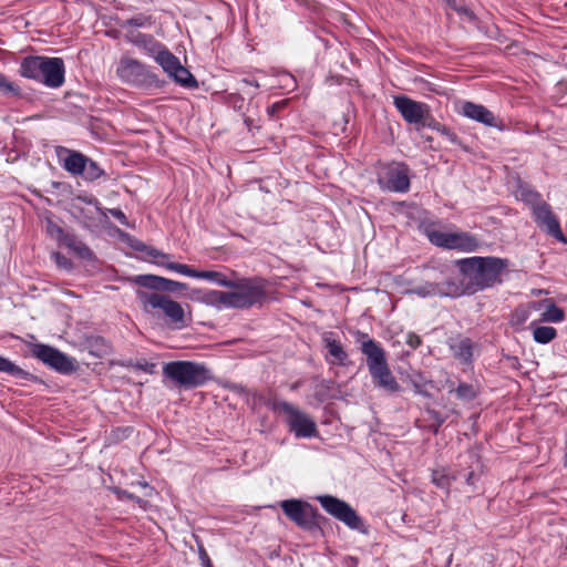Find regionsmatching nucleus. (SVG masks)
I'll use <instances>...</instances> for the list:
<instances>
[{
    "label": "nucleus",
    "instance_id": "obj_10",
    "mask_svg": "<svg viewBox=\"0 0 567 567\" xmlns=\"http://www.w3.org/2000/svg\"><path fill=\"white\" fill-rule=\"evenodd\" d=\"M276 412L287 414V423L297 437H311L317 434V425L306 413L286 401H274L269 404Z\"/></svg>",
    "mask_w": 567,
    "mask_h": 567
},
{
    "label": "nucleus",
    "instance_id": "obj_8",
    "mask_svg": "<svg viewBox=\"0 0 567 567\" xmlns=\"http://www.w3.org/2000/svg\"><path fill=\"white\" fill-rule=\"evenodd\" d=\"M280 507L285 515L301 529L307 532L320 529L319 519L323 517L311 504L291 498L280 502Z\"/></svg>",
    "mask_w": 567,
    "mask_h": 567
},
{
    "label": "nucleus",
    "instance_id": "obj_19",
    "mask_svg": "<svg viewBox=\"0 0 567 567\" xmlns=\"http://www.w3.org/2000/svg\"><path fill=\"white\" fill-rule=\"evenodd\" d=\"M449 347L453 357L464 364H471L473 361V351L477 344L467 337L457 336L449 339Z\"/></svg>",
    "mask_w": 567,
    "mask_h": 567
},
{
    "label": "nucleus",
    "instance_id": "obj_24",
    "mask_svg": "<svg viewBox=\"0 0 567 567\" xmlns=\"http://www.w3.org/2000/svg\"><path fill=\"white\" fill-rule=\"evenodd\" d=\"M0 372L7 373L11 377H14L20 380L35 382L38 381V377L34 374L23 370L9 359L0 355Z\"/></svg>",
    "mask_w": 567,
    "mask_h": 567
},
{
    "label": "nucleus",
    "instance_id": "obj_49",
    "mask_svg": "<svg viewBox=\"0 0 567 567\" xmlns=\"http://www.w3.org/2000/svg\"><path fill=\"white\" fill-rule=\"evenodd\" d=\"M465 478L466 484L474 486L475 485V473L473 471L468 472L467 474L463 475Z\"/></svg>",
    "mask_w": 567,
    "mask_h": 567
},
{
    "label": "nucleus",
    "instance_id": "obj_1",
    "mask_svg": "<svg viewBox=\"0 0 567 567\" xmlns=\"http://www.w3.org/2000/svg\"><path fill=\"white\" fill-rule=\"evenodd\" d=\"M457 264L467 284V295L501 282V275L507 267V260L497 257H471Z\"/></svg>",
    "mask_w": 567,
    "mask_h": 567
},
{
    "label": "nucleus",
    "instance_id": "obj_29",
    "mask_svg": "<svg viewBox=\"0 0 567 567\" xmlns=\"http://www.w3.org/2000/svg\"><path fill=\"white\" fill-rule=\"evenodd\" d=\"M153 17L146 16L144 13L136 14L130 19L120 22V27L124 30H130V28H144L153 24Z\"/></svg>",
    "mask_w": 567,
    "mask_h": 567
},
{
    "label": "nucleus",
    "instance_id": "obj_56",
    "mask_svg": "<svg viewBox=\"0 0 567 567\" xmlns=\"http://www.w3.org/2000/svg\"><path fill=\"white\" fill-rule=\"evenodd\" d=\"M329 382H323V384L326 385V389H329V385H328Z\"/></svg>",
    "mask_w": 567,
    "mask_h": 567
},
{
    "label": "nucleus",
    "instance_id": "obj_48",
    "mask_svg": "<svg viewBox=\"0 0 567 567\" xmlns=\"http://www.w3.org/2000/svg\"><path fill=\"white\" fill-rule=\"evenodd\" d=\"M286 104H287V101H281V102L274 103L270 107H268V113L270 115H274L275 113H277L281 109H284Z\"/></svg>",
    "mask_w": 567,
    "mask_h": 567
},
{
    "label": "nucleus",
    "instance_id": "obj_13",
    "mask_svg": "<svg viewBox=\"0 0 567 567\" xmlns=\"http://www.w3.org/2000/svg\"><path fill=\"white\" fill-rule=\"evenodd\" d=\"M429 240L442 248L456 249L461 251H475L478 248L477 239L467 233H444L433 230L427 234Z\"/></svg>",
    "mask_w": 567,
    "mask_h": 567
},
{
    "label": "nucleus",
    "instance_id": "obj_52",
    "mask_svg": "<svg viewBox=\"0 0 567 567\" xmlns=\"http://www.w3.org/2000/svg\"><path fill=\"white\" fill-rule=\"evenodd\" d=\"M142 245H144V244H143V243H138L137 245H135V246H134V248H135L136 250H138V251L144 252V250H143V246H142Z\"/></svg>",
    "mask_w": 567,
    "mask_h": 567
},
{
    "label": "nucleus",
    "instance_id": "obj_43",
    "mask_svg": "<svg viewBox=\"0 0 567 567\" xmlns=\"http://www.w3.org/2000/svg\"><path fill=\"white\" fill-rule=\"evenodd\" d=\"M405 343L413 350L417 349L422 344V339L419 334L414 332H409L406 334Z\"/></svg>",
    "mask_w": 567,
    "mask_h": 567
},
{
    "label": "nucleus",
    "instance_id": "obj_7",
    "mask_svg": "<svg viewBox=\"0 0 567 567\" xmlns=\"http://www.w3.org/2000/svg\"><path fill=\"white\" fill-rule=\"evenodd\" d=\"M367 347V367L374 385L391 393L400 391L401 386L389 368L385 351L380 352L372 344Z\"/></svg>",
    "mask_w": 567,
    "mask_h": 567
},
{
    "label": "nucleus",
    "instance_id": "obj_42",
    "mask_svg": "<svg viewBox=\"0 0 567 567\" xmlns=\"http://www.w3.org/2000/svg\"><path fill=\"white\" fill-rule=\"evenodd\" d=\"M49 234L58 239L59 243L63 240V236H66L69 233H65L63 228L55 224H49L48 226Z\"/></svg>",
    "mask_w": 567,
    "mask_h": 567
},
{
    "label": "nucleus",
    "instance_id": "obj_5",
    "mask_svg": "<svg viewBox=\"0 0 567 567\" xmlns=\"http://www.w3.org/2000/svg\"><path fill=\"white\" fill-rule=\"evenodd\" d=\"M163 373L179 388L195 389L212 379L210 370L202 363L192 361H172L165 363Z\"/></svg>",
    "mask_w": 567,
    "mask_h": 567
},
{
    "label": "nucleus",
    "instance_id": "obj_33",
    "mask_svg": "<svg viewBox=\"0 0 567 567\" xmlns=\"http://www.w3.org/2000/svg\"><path fill=\"white\" fill-rule=\"evenodd\" d=\"M354 336H355V342L360 344V350L365 357H367L365 348H368L367 346L372 344L380 352L384 351L383 348L380 346V343L377 342L375 340L371 339L368 333L358 330V331H355Z\"/></svg>",
    "mask_w": 567,
    "mask_h": 567
},
{
    "label": "nucleus",
    "instance_id": "obj_6",
    "mask_svg": "<svg viewBox=\"0 0 567 567\" xmlns=\"http://www.w3.org/2000/svg\"><path fill=\"white\" fill-rule=\"evenodd\" d=\"M317 501L329 515L343 523L350 529L358 530L363 535L369 534V527L347 502L332 495L317 496Z\"/></svg>",
    "mask_w": 567,
    "mask_h": 567
},
{
    "label": "nucleus",
    "instance_id": "obj_26",
    "mask_svg": "<svg viewBox=\"0 0 567 567\" xmlns=\"http://www.w3.org/2000/svg\"><path fill=\"white\" fill-rule=\"evenodd\" d=\"M87 157L81 153L72 152L64 159L63 167L70 172L71 174L79 175L82 174L83 169H85V163Z\"/></svg>",
    "mask_w": 567,
    "mask_h": 567
},
{
    "label": "nucleus",
    "instance_id": "obj_37",
    "mask_svg": "<svg viewBox=\"0 0 567 567\" xmlns=\"http://www.w3.org/2000/svg\"><path fill=\"white\" fill-rule=\"evenodd\" d=\"M456 396L461 400H473L476 396V391L472 384L468 383H461L455 390H454Z\"/></svg>",
    "mask_w": 567,
    "mask_h": 567
},
{
    "label": "nucleus",
    "instance_id": "obj_36",
    "mask_svg": "<svg viewBox=\"0 0 567 567\" xmlns=\"http://www.w3.org/2000/svg\"><path fill=\"white\" fill-rule=\"evenodd\" d=\"M142 246H143L144 252L153 259V262L155 265L161 266L158 264V261L171 262L169 261L171 256L168 254H165L163 251L157 250L156 248H153V247H150L146 245H142Z\"/></svg>",
    "mask_w": 567,
    "mask_h": 567
},
{
    "label": "nucleus",
    "instance_id": "obj_40",
    "mask_svg": "<svg viewBox=\"0 0 567 567\" xmlns=\"http://www.w3.org/2000/svg\"><path fill=\"white\" fill-rule=\"evenodd\" d=\"M427 414L430 415V419L434 422L432 425L433 432L437 433L439 429L445 422V417L439 411L435 410H427Z\"/></svg>",
    "mask_w": 567,
    "mask_h": 567
},
{
    "label": "nucleus",
    "instance_id": "obj_31",
    "mask_svg": "<svg viewBox=\"0 0 567 567\" xmlns=\"http://www.w3.org/2000/svg\"><path fill=\"white\" fill-rule=\"evenodd\" d=\"M557 336V330L548 326H539L534 329L533 337L537 343L546 344L553 341Z\"/></svg>",
    "mask_w": 567,
    "mask_h": 567
},
{
    "label": "nucleus",
    "instance_id": "obj_2",
    "mask_svg": "<svg viewBox=\"0 0 567 567\" xmlns=\"http://www.w3.org/2000/svg\"><path fill=\"white\" fill-rule=\"evenodd\" d=\"M231 291H212L213 301L231 308H250L267 299L266 281L259 277L231 280Z\"/></svg>",
    "mask_w": 567,
    "mask_h": 567
},
{
    "label": "nucleus",
    "instance_id": "obj_23",
    "mask_svg": "<svg viewBox=\"0 0 567 567\" xmlns=\"http://www.w3.org/2000/svg\"><path fill=\"white\" fill-rule=\"evenodd\" d=\"M60 244L65 246L81 259L91 260L94 257L93 251L74 234L69 233L66 236H63V240Z\"/></svg>",
    "mask_w": 567,
    "mask_h": 567
},
{
    "label": "nucleus",
    "instance_id": "obj_25",
    "mask_svg": "<svg viewBox=\"0 0 567 567\" xmlns=\"http://www.w3.org/2000/svg\"><path fill=\"white\" fill-rule=\"evenodd\" d=\"M155 60L168 75H171L181 64L178 58L168 51L166 47L163 48Z\"/></svg>",
    "mask_w": 567,
    "mask_h": 567
},
{
    "label": "nucleus",
    "instance_id": "obj_32",
    "mask_svg": "<svg viewBox=\"0 0 567 567\" xmlns=\"http://www.w3.org/2000/svg\"><path fill=\"white\" fill-rule=\"evenodd\" d=\"M436 282L427 281L408 289L406 292L410 295H416L419 297L426 298L436 296Z\"/></svg>",
    "mask_w": 567,
    "mask_h": 567
},
{
    "label": "nucleus",
    "instance_id": "obj_34",
    "mask_svg": "<svg viewBox=\"0 0 567 567\" xmlns=\"http://www.w3.org/2000/svg\"><path fill=\"white\" fill-rule=\"evenodd\" d=\"M104 174V171L99 166V164L91 158L87 157L85 163V169H83L82 174L86 181H95L100 178Z\"/></svg>",
    "mask_w": 567,
    "mask_h": 567
},
{
    "label": "nucleus",
    "instance_id": "obj_9",
    "mask_svg": "<svg viewBox=\"0 0 567 567\" xmlns=\"http://www.w3.org/2000/svg\"><path fill=\"white\" fill-rule=\"evenodd\" d=\"M123 280L135 288L166 295L176 293L184 296L185 291L188 289L187 284L152 274L130 276L125 277Z\"/></svg>",
    "mask_w": 567,
    "mask_h": 567
},
{
    "label": "nucleus",
    "instance_id": "obj_41",
    "mask_svg": "<svg viewBox=\"0 0 567 567\" xmlns=\"http://www.w3.org/2000/svg\"><path fill=\"white\" fill-rule=\"evenodd\" d=\"M422 126H427L430 128H433V130H436L437 132H440L442 130V124H440L437 121H435L431 114H430V109L427 110L426 112V117H424V121L420 122V124H417V128Z\"/></svg>",
    "mask_w": 567,
    "mask_h": 567
},
{
    "label": "nucleus",
    "instance_id": "obj_47",
    "mask_svg": "<svg viewBox=\"0 0 567 567\" xmlns=\"http://www.w3.org/2000/svg\"><path fill=\"white\" fill-rule=\"evenodd\" d=\"M55 261H56V264L60 267H63V268H70L71 267L70 260L66 257H64L63 255L59 254V252L55 254Z\"/></svg>",
    "mask_w": 567,
    "mask_h": 567
},
{
    "label": "nucleus",
    "instance_id": "obj_44",
    "mask_svg": "<svg viewBox=\"0 0 567 567\" xmlns=\"http://www.w3.org/2000/svg\"><path fill=\"white\" fill-rule=\"evenodd\" d=\"M440 133L443 136H445L447 138V141L451 142L452 144H456V145L461 144L460 138L457 137V135L453 131H451L447 126L443 125L442 130L440 131Z\"/></svg>",
    "mask_w": 567,
    "mask_h": 567
},
{
    "label": "nucleus",
    "instance_id": "obj_4",
    "mask_svg": "<svg viewBox=\"0 0 567 567\" xmlns=\"http://www.w3.org/2000/svg\"><path fill=\"white\" fill-rule=\"evenodd\" d=\"M64 73L61 58L29 55L20 64V74L23 78L42 82L49 87H60L64 83Z\"/></svg>",
    "mask_w": 567,
    "mask_h": 567
},
{
    "label": "nucleus",
    "instance_id": "obj_3",
    "mask_svg": "<svg viewBox=\"0 0 567 567\" xmlns=\"http://www.w3.org/2000/svg\"><path fill=\"white\" fill-rule=\"evenodd\" d=\"M135 295L143 312L154 316L162 311L166 321L175 328L182 329L187 326L183 306L172 299L169 295L138 288L135 289Z\"/></svg>",
    "mask_w": 567,
    "mask_h": 567
},
{
    "label": "nucleus",
    "instance_id": "obj_45",
    "mask_svg": "<svg viewBox=\"0 0 567 567\" xmlns=\"http://www.w3.org/2000/svg\"><path fill=\"white\" fill-rule=\"evenodd\" d=\"M136 369L145 371L147 373H154L155 370V363L148 362L146 360H140L134 365Z\"/></svg>",
    "mask_w": 567,
    "mask_h": 567
},
{
    "label": "nucleus",
    "instance_id": "obj_20",
    "mask_svg": "<svg viewBox=\"0 0 567 567\" xmlns=\"http://www.w3.org/2000/svg\"><path fill=\"white\" fill-rule=\"evenodd\" d=\"M462 114L486 126H497L494 114L484 105L475 104L473 102H464L462 104Z\"/></svg>",
    "mask_w": 567,
    "mask_h": 567
},
{
    "label": "nucleus",
    "instance_id": "obj_18",
    "mask_svg": "<svg viewBox=\"0 0 567 567\" xmlns=\"http://www.w3.org/2000/svg\"><path fill=\"white\" fill-rule=\"evenodd\" d=\"M125 37L128 42L141 48L154 59L165 47L163 43L157 41L153 35L144 34L135 30H128Z\"/></svg>",
    "mask_w": 567,
    "mask_h": 567
},
{
    "label": "nucleus",
    "instance_id": "obj_28",
    "mask_svg": "<svg viewBox=\"0 0 567 567\" xmlns=\"http://www.w3.org/2000/svg\"><path fill=\"white\" fill-rule=\"evenodd\" d=\"M546 310L542 313V321L544 322H561L565 319V312L561 308L557 307L550 299L544 301Z\"/></svg>",
    "mask_w": 567,
    "mask_h": 567
},
{
    "label": "nucleus",
    "instance_id": "obj_12",
    "mask_svg": "<svg viewBox=\"0 0 567 567\" xmlns=\"http://www.w3.org/2000/svg\"><path fill=\"white\" fill-rule=\"evenodd\" d=\"M116 74L125 83L148 87L157 82V78L138 60L131 58L121 59Z\"/></svg>",
    "mask_w": 567,
    "mask_h": 567
},
{
    "label": "nucleus",
    "instance_id": "obj_53",
    "mask_svg": "<svg viewBox=\"0 0 567 567\" xmlns=\"http://www.w3.org/2000/svg\"><path fill=\"white\" fill-rule=\"evenodd\" d=\"M245 124L249 127V126H250V124H251V118L247 117V118L245 120Z\"/></svg>",
    "mask_w": 567,
    "mask_h": 567
},
{
    "label": "nucleus",
    "instance_id": "obj_35",
    "mask_svg": "<svg viewBox=\"0 0 567 567\" xmlns=\"http://www.w3.org/2000/svg\"><path fill=\"white\" fill-rule=\"evenodd\" d=\"M529 318V310L525 307H517L511 315L509 322L513 327L523 326Z\"/></svg>",
    "mask_w": 567,
    "mask_h": 567
},
{
    "label": "nucleus",
    "instance_id": "obj_50",
    "mask_svg": "<svg viewBox=\"0 0 567 567\" xmlns=\"http://www.w3.org/2000/svg\"><path fill=\"white\" fill-rule=\"evenodd\" d=\"M240 84L247 85V86H252L255 89L259 87V83L256 80H250V79H243L240 81Z\"/></svg>",
    "mask_w": 567,
    "mask_h": 567
},
{
    "label": "nucleus",
    "instance_id": "obj_38",
    "mask_svg": "<svg viewBox=\"0 0 567 567\" xmlns=\"http://www.w3.org/2000/svg\"><path fill=\"white\" fill-rule=\"evenodd\" d=\"M0 92L6 95H20V89L14 83L7 80V78L0 73Z\"/></svg>",
    "mask_w": 567,
    "mask_h": 567
},
{
    "label": "nucleus",
    "instance_id": "obj_54",
    "mask_svg": "<svg viewBox=\"0 0 567 567\" xmlns=\"http://www.w3.org/2000/svg\"><path fill=\"white\" fill-rule=\"evenodd\" d=\"M298 385H299V383H298V382H296V383H293V384L291 385V389H292V390H295V389H297V388H298Z\"/></svg>",
    "mask_w": 567,
    "mask_h": 567
},
{
    "label": "nucleus",
    "instance_id": "obj_15",
    "mask_svg": "<svg viewBox=\"0 0 567 567\" xmlns=\"http://www.w3.org/2000/svg\"><path fill=\"white\" fill-rule=\"evenodd\" d=\"M394 106L409 124H420L426 117L429 106L425 103L414 101L406 95L394 96Z\"/></svg>",
    "mask_w": 567,
    "mask_h": 567
},
{
    "label": "nucleus",
    "instance_id": "obj_11",
    "mask_svg": "<svg viewBox=\"0 0 567 567\" xmlns=\"http://www.w3.org/2000/svg\"><path fill=\"white\" fill-rule=\"evenodd\" d=\"M30 351L34 358L59 373L71 374L76 370L75 360L53 347L34 343Z\"/></svg>",
    "mask_w": 567,
    "mask_h": 567
},
{
    "label": "nucleus",
    "instance_id": "obj_21",
    "mask_svg": "<svg viewBox=\"0 0 567 567\" xmlns=\"http://www.w3.org/2000/svg\"><path fill=\"white\" fill-rule=\"evenodd\" d=\"M436 296L440 297H458L467 293L466 280L458 281L456 279H446L442 282H436Z\"/></svg>",
    "mask_w": 567,
    "mask_h": 567
},
{
    "label": "nucleus",
    "instance_id": "obj_30",
    "mask_svg": "<svg viewBox=\"0 0 567 567\" xmlns=\"http://www.w3.org/2000/svg\"><path fill=\"white\" fill-rule=\"evenodd\" d=\"M461 473L452 475L447 470H434L432 473V482L441 488H449L453 481H455Z\"/></svg>",
    "mask_w": 567,
    "mask_h": 567
},
{
    "label": "nucleus",
    "instance_id": "obj_14",
    "mask_svg": "<svg viewBox=\"0 0 567 567\" xmlns=\"http://www.w3.org/2000/svg\"><path fill=\"white\" fill-rule=\"evenodd\" d=\"M409 169L404 164H390L383 166L378 174V184L381 188L404 193L410 188Z\"/></svg>",
    "mask_w": 567,
    "mask_h": 567
},
{
    "label": "nucleus",
    "instance_id": "obj_22",
    "mask_svg": "<svg viewBox=\"0 0 567 567\" xmlns=\"http://www.w3.org/2000/svg\"><path fill=\"white\" fill-rule=\"evenodd\" d=\"M332 332H327L323 336V343L328 353L332 357L330 361L332 364L346 365L348 360V354L344 351L340 341L331 338Z\"/></svg>",
    "mask_w": 567,
    "mask_h": 567
},
{
    "label": "nucleus",
    "instance_id": "obj_39",
    "mask_svg": "<svg viewBox=\"0 0 567 567\" xmlns=\"http://www.w3.org/2000/svg\"><path fill=\"white\" fill-rule=\"evenodd\" d=\"M196 544L198 548L199 560L203 567H214L203 543L198 538H196Z\"/></svg>",
    "mask_w": 567,
    "mask_h": 567
},
{
    "label": "nucleus",
    "instance_id": "obj_27",
    "mask_svg": "<svg viewBox=\"0 0 567 567\" xmlns=\"http://www.w3.org/2000/svg\"><path fill=\"white\" fill-rule=\"evenodd\" d=\"M174 81L185 87L195 89L198 86L195 76L182 64L169 75Z\"/></svg>",
    "mask_w": 567,
    "mask_h": 567
},
{
    "label": "nucleus",
    "instance_id": "obj_51",
    "mask_svg": "<svg viewBox=\"0 0 567 567\" xmlns=\"http://www.w3.org/2000/svg\"><path fill=\"white\" fill-rule=\"evenodd\" d=\"M452 560H453V554H450L449 557H447L445 567H450L451 564H452Z\"/></svg>",
    "mask_w": 567,
    "mask_h": 567
},
{
    "label": "nucleus",
    "instance_id": "obj_55",
    "mask_svg": "<svg viewBox=\"0 0 567 567\" xmlns=\"http://www.w3.org/2000/svg\"><path fill=\"white\" fill-rule=\"evenodd\" d=\"M123 494H124L126 497H128V498H133L132 494H128V493H126V492H124Z\"/></svg>",
    "mask_w": 567,
    "mask_h": 567
},
{
    "label": "nucleus",
    "instance_id": "obj_46",
    "mask_svg": "<svg viewBox=\"0 0 567 567\" xmlns=\"http://www.w3.org/2000/svg\"><path fill=\"white\" fill-rule=\"evenodd\" d=\"M110 214L115 219H117L123 226H127L128 225L127 218H126V216H125V214L123 213L122 209H120V208H112V209H110Z\"/></svg>",
    "mask_w": 567,
    "mask_h": 567
},
{
    "label": "nucleus",
    "instance_id": "obj_17",
    "mask_svg": "<svg viewBox=\"0 0 567 567\" xmlns=\"http://www.w3.org/2000/svg\"><path fill=\"white\" fill-rule=\"evenodd\" d=\"M158 264L161 265V267H164L168 270L176 271V272L185 275V276L215 281L219 286H223L226 288L231 286V280L227 279L225 275H223L221 272H218V271L196 270V269L190 268L187 265L179 264V262L158 261Z\"/></svg>",
    "mask_w": 567,
    "mask_h": 567
},
{
    "label": "nucleus",
    "instance_id": "obj_16",
    "mask_svg": "<svg viewBox=\"0 0 567 567\" xmlns=\"http://www.w3.org/2000/svg\"><path fill=\"white\" fill-rule=\"evenodd\" d=\"M533 214L535 221L542 229L556 238L558 241L567 243V239L560 229L559 221L547 203H542L535 206Z\"/></svg>",
    "mask_w": 567,
    "mask_h": 567
}]
</instances>
